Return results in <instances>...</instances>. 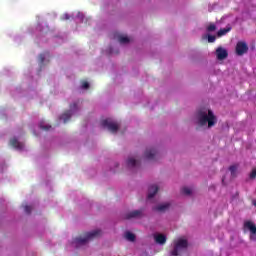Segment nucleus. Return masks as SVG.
Masks as SVG:
<instances>
[{
    "label": "nucleus",
    "instance_id": "nucleus-4",
    "mask_svg": "<svg viewBox=\"0 0 256 256\" xmlns=\"http://www.w3.org/2000/svg\"><path fill=\"white\" fill-rule=\"evenodd\" d=\"M101 126L108 129L111 133H117V131H119V124L110 118L102 120Z\"/></svg>",
    "mask_w": 256,
    "mask_h": 256
},
{
    "label": "nucleus",
    "instance_id": "nucleus-23",
    "mask_svg": "<svg viewBox=\"0 0 256 256\" xmlns=\"http://www.w3.org/2000/svg\"><path fill=\"white\" fill-rule=\"evenodd\" d=\"M217 37L213 35H208V43H215Z\"/></svg>",
    "mask_w": 256,
    "mask_h": 256
},
{
    "label": "nucleus",
    "instance_id": "nucleus-2",
    "mask_svg": "<svg viewBox=\"0 0 256 256\" xmlns=\"http://www.w3.org/2000/svg\"><path fill=\"white\" fill-rule=\"evenodd\" d=\"M101 230L97 229L91 232H86L83 237H77L74 239L73 244L75 247H81V245H86L88 241H92L97 237H100Z\"/></svg>",
    "mask_w": 256,
    "mask_h": 256
},
{
    "label": "nucleus",
    "instance_id": "nucleus-27",
    "mask_svg": "<svg viewBox=\"0 0 256 256\" xmlns=\"http://www.w3.org/2000/svg\"><path fill=\"white\" fill-rule=\"evenodd\" d=\"M256 178V168L253 169L250 173V179H255Z\"/></svg>",
    "mask_w": 256,
    "mask_h": 256
},
{
    "label": "nucleus",
    "instance_id": "nucleus-18",
    "mask_svg": "<svg viewBox=\"0 0 256 256\" xmlns=\"http://www.w3.org/2000/svg\"><path fill=\"white\" fill-rule=\"evenodd\" d=\"M127 165L128 167H137V160H135L134 158H129L127 160Z\"/></svg>",
    "mask_w": 256,
    "mask_h": 256
},
{
    "label": "nucleus",
    "instance_id": "nucleus-1",
    "mask_svg": "<svg viewBox=\"0 0 256 256\" xmlns=\"http://www.w3.org/2000/svg\"><path fill=\"white\" fill-rule=\"evenodd\" d=\"M197 124L199 127H205L208 124V129L217 125V116L212 110H199L197 112Z\"/></svg>",
    "mask_w": 256,
    "mask_h": 256
},
{
    "label": "nucleus",
    "instance_id": "nucleus-26",
    "mask_svg": "<svg viewBox=\"0 0 256 256\" xmlns=\"http://www.w3.org/2000/svg\"><path fill=\"white\" fill-rule=\"evenodd\" d=\"M82 89H89V82L83 81L82 82Z\"/></svg>",
    "mask_w": 256,
    "mask_h": 256
},
{
    "label": "nucleus",
    "instance_id": "nucleus-20",
    "mask_svg": "<svg viewBox=\"0 0 256 256\" xmlns=\"http://www.w3.org/2000/svg\"><path fill=\"white\" fill-rule=\"evenodd\" d=\"M39 127L43 131H49V129L51 128V125H45V122H40Z\"/></svg>",
    "mask_w": 256,
    "mask_h": 256
},
{
    "label": "nucleus",
    "instance_id": "nucleus-8",
    "mask_svg": "<svg viewBox=\"0 0 256 256\" xmlns=\"http://www.w3.org/2000/svg\"><path fill=\"white\" fill-rule=\"evenodd\" d=\"M144 155L149 161H155L157 158V150L155 148L146 149Z\"/></svg>",
    "mask_w": 256,
    "mask_h": 256
},
{
    "label": "nucleus",
    "instance_id": "nucleus-28",
    "mask_svg": "<svg viewBox=\"0 0 256 256\" xmlns=\"http://www.w3.org/2000/svg\"><path fill=\"white\" fill-rule=\"evenodd\" d=\"M65 19H69V14H66V15H65Z\"/></svg>",
    "mask_w": 256,
    "mask_h": 256
},
{
    "label": "nucleus",
    "instance_id": "nucleus-5",
    "mask_svg": "<svg viewBox=\"0 0 256 256\" xmlns=\"http://www.w3.org/2000/svg\"><path fill=\"white\" fill-rule=\"evenodd\" d=\"M249 51V46H247V42L245 41H238L236 44L235 52L238 57H243L245 53Z\"/></svg>",
    "mask_w": 256,
    "mask_h": 256
},
{
    "label": "nucleus",
    "instance_id": "nucleus-25",
    "mask_svg": "<svg viewBox=\"0 0 256 256\" xmlns=\"http://www.w3.org/2000/svg\"><path fill=\"white\" fill-rule=\"evenodd\" d=\"M39 61L40 63L43 65V63H45V54H40L39 55Z\"/></svg>",
    "mask_w": 256,
    "mask_h": 256
},
{
    "label": "nucleus",
    "instance_id": "nucleus-3",
    "mask_svg": "<svg viewBox=\"0 0 256 256\" xmlns=\"http://www.w3.org/2000/svg\"><path fill=\"white\" fill-rule=\"evenodd\" d=\"M187 247H189V242L187 239L179 238L174 241V249L171 252L172 256H178L183 253V251L187 250Z\"/></svg>",
    "mask_w": 256,
    "mask_h": 256
},
{
    "label": "nucleus",
    "instance_id": "nucleus-6",
    "mask_svg": "<svg viewBox=\"0 0 256 256\" xmlns=\"http://www.w3.org/2000/svg\"><path fill=\"white\" fill-rule=\"evenodd\" d=\"M75 110H77V103H73L70 105V110H67L60 116V121H63V123H67V121L71 119L73 111Z\"/></svg>",
    "mask_w": 256,
    "mask_h": 256
},
{
    "label": "nucleus",
    "instance_id": "nucleus-24",
    "mask_svg": "<svg viewBox=\"0 0 256 256\" xmlns=\"http://www.w3.org/2000/svg\"><path fill=\"white\" fill-rule=\"evenodd\" d=\"M24 211H25V213H27V215H31V211H32L31 206L26 205L24 207Z\"/></svg>",
    "mask_w": 256,
    "mask_h": 256
},
{
    "label": "nucleus",
    "instance_id": "nucleus-13",
    "mask_svg": "<svg viewBox=\"0 0 256 256\" xmlns=\"http://www.w3.org/2000/svg\"><path fill=\"white\" fill-rule=\"evenodd\" d=\"M244 227H245L246 229H249V231H250V233H252V235H256V226H255V224H254L253 222H251V221H246V222L244 223Z\"/></svg>",
    "mask_w": 256,
    "mask_h": 256
},
{
    "label": "nucleus",
    "instance_id": "nucleus-15",
    "mask_svg": "<svg viewBox=\"0 0 256 256\" xmlns=\"http://www.w3.org/2000/svg\"><path fill=\"white\" fill-rule=\"evenodd\" d=\"M230 31H231V26H227L226 28H221L217 32V37H223V36L227 35V33H229Z\"/></svg>",
    "mask_w": 256,
    "mask_h": 256
},
{
    "label": "nucleus",
    "instance_id": "nucleus-19",
    "mask_svg": "<svg viewBox=\"0 0 256 256\" xmlns=\"http://www.w3.org/2000/svg\"><path fill=\"white\" fill-rule=\"evenodd\" d=\"M125 238L127 239V241H135V234L131 233V232H126L125 233Z\"/></svg>",
    "mask_w": 256,
    "mask_h": 256
},
{
    "label": "nucleus",
    "instance_id": "nucleus-14",
    "mask_svg": "<svg viewBox=\"0 0 256 256\" xmlns=\"http://www.w3.org/2000/svg\"><path fill=\"white\" fill-rule=\"evenodd\" d=\"M10 145L12 147H14V149H23V147H24L23 143L19 142V140H17V138H12L10 140Z\"/></svg>",
    "mask_w": 256,
    "mask_h": 256
},
{
    "label": "nucleus",
    "instance_id": "nucleus-11",
    "mask_svg": "<svg viewBox=\"0 0 256 256\" xmlns=\"http://www.w3.org/2000/svg\"><path fill=\"white\" fill-rule=\"evenodd\" d=\"M155 242L158 243V245H165L167 243V236L163 234H157L154 236Z\"/></svg>",
    "mask_w": 256,
    "mask_h": 256
},
{
    "label": "nucleus",
    "instance_id": "nucleus-10",
    "mask_svg": "<svg viewBox=\"0 0 256 256\" xmlns=\"http://www.w3.org/2000/svg\"><path fill=\"white\" fill-rule=\"evenodd\" d=\"M143 216V210H134L126 214V219H137Z\"/></svg>",
    "mask_w": 256,
    "mask_h": 256
},
{
    "label": "nucleus",
    "instance_id": "nucleus-17",
    "mask_svg": "<svg viewBox=\"0 0 256 256\" xmlns=\"http://www.w3.org/2000/svg\"><path fill=\"white\" fill-rule=\"evenodd\" d=\"M237 165H232L229 167V171L232 177H237Z\"/></svg>",
    "mask_w": 256,
    "mask_h": 256
},
{
    "label": "nucleus",
    "instance_id": "nucleus-29",
    "mask_svg": "<svg viewBox=\"0 0 256 256\" xmlns=\"http://www.w3.org/2000/svg\"><path fill=\"white\" fill-rule=\"evenodd\" d=\"M254 205H255V207H256V202H254Z\"/></svg>",
    "mask_w": 256,
    "mask_h": 256
},
{
    "label": "nucleus",
    "instance_id": "nucleus-16",
    "mask_svg": "<svg viewBox=\"0 0 256 256\" xmlns=\"http://www.w3.org/2000/svg\"><path fill=\"white\" fill-rule=\"evenodd\" d=\"M118 41L122 45H125L126 43H129L130 40H129V37H127V36L118 35Z\"/></svg>",
    "mask_w": 256,
    "mask_h": 256
},
{
    "label": "nucleus",
    "instance_id": "nucleus-12",
    "mask_svg": "<svg viewBox=\"0 0 256 256\" xmlns=\"http://www.w3.org/2000/svg\"><path fill=\"white\" fill-rule=\"evenodd\" d=\"M169 207H171V203L166 202L164 204H160V205L156 206L154 208V210L159 211L160 213H163V212L167 211V209H169Z\"/></svg>",
    "mask_w": 256,
    "mask_h": 256
},
{
    "label": "nucleus",
    "instance_id": "nucleus-9",
    "mask_svg": "<svg viewBox=\"0 0 256 256\" xmlns=\"http://www.w3.org/2000/svg\"><path fill=\"white\" fill-rule=\"evenodd\" d=\"M159 192V186L158 185H151L148 188V199H153L155 195Z\"/></svg>",
    "mask_w": 256,
    "mask_h": 256
},
{
    "label": "nucleus",
    "instance_id": "nucleus-22",
    "mask_svg": "<svg viewBox=\"0 0 256 256\" xmlns=\"http://www.w3.org/2000/svg\"><path fill=\"white\" fill-rule=\"evenodd\" d=\"M181 192L183 193V195H191L192 193L191 188L189 187L182 188Z\"/></svg>",
    "mask_w": 256,
    "mask_h": 256
},
{
    "label": "nucleus",
    "instance_id": "nucleus-7",
    "mask_svg": "<svg viewBox=\"0 0 256 256\" xmlns=\"http://www.w3.org/2000/svg\"><path fill=\"white\" fill-rule=\"evenodd\" d=\"M216 57L218 61H223L229 57V53L223 47H218L216 49Z\"/></svg>",
    "mask_w": 256,
    "mask_h": 256
},
{
    "label": "nucleus",
    "instance_id": "nucleus-21",
    "mask_svg": "<svg viewBox=\"0 0 256 256\" xmlns=\"http://www.w3.org/2000/svg\"><path fill=\"white\" fill-rule=\"evenodd\" d=\"M216 30H217V26H216L215 24H213V23H211V24H209V25L207 26V31H208L209 33L213 32V31H216Z\"/></svg>",
    "mask_w": 256,
    "mask_h": 256
}]
</instances>
